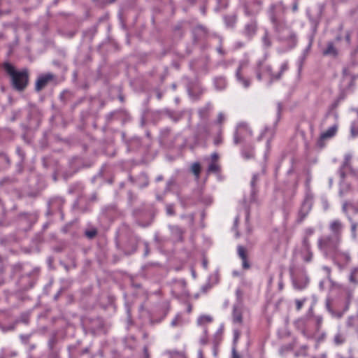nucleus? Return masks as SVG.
<instances>
[{"label": "nucleus", "mask_w": 358, "mask_h": 358, "mask_svg": "<svg viewBox=\"0 0 358 358\" xmlns=\"http://www.w3.org/2000/svg\"><path fill=\"white\" fill-rule=\"evenodd\" d=\"M3 69L10 77L13 86L16 90H24L29 83V73L27 69L17 71L10 63H4Z\"/></svg>", "instance_id": "obj_1"}, {"label": "nucleus", "mask_w": 358, "mask_h": 358, "mask_svg": "<svg viewBox=\"0 0 358 358\" xmlns=\"http://www.w3.org/2000/svg\"><path fill=\"white\" fill-rule=\"evenodd\" d=\"M341 238L337 235L323 236L317 241L318 248L325 255H331L338 251Z\"/></svg>", "instance_id": "obj_2"}, {"label": "nucleus", "mask_w": 358, "mask_h": 358, "mask_svg": "<svg viewBox=\"0 0 358 358\" xmlns=\"http://www.w3.org/2000/svg\"><path fill=\"white\" fill-rule=\"evenodd\" d=\"M252 135V131L248 124L245 122H241L237 124L234 133V143L238 145L245 142L248 137Z\"/></svg>", "instance_id": "obj_3"}, {"label": "nucleus", "mask_w": 358, "mask_h": 358, "mask_svg": "<svg viewBox=\"0 0 358 358\" xmlns=\"http://www.w3.org/2000/svg\"><path fill=\"white\" fill-rule=\"evenodd\" d=\"M58 82L57 77L52 73H45L38 75L36 80V90H41L43 88L53 87Z\"/></svg>", "instance_id": "obj_4"}, {"label": "nucleus", "mask_w": 358, "mask_h": 358, "mask_svg": "<svg viewBox=\"0 0 358 358\" xmlns=\"http://www.w3.org/2000/svg\"><path fill=\"white\" fill-rule=\"evenodd\" d=\"M310 282V278L306 273L296 276L292 280V285L294 289L301 291L306 289Z\"/></svg>", "instance_id": "obj_5"}, {"label": "nucleus", "mask_w": 358, "mask_h": 358, "mask_svg": "<svg viewBox=\"0 0 358 358\" xmlns=\"http://www.w3.org/2000/svg\"><path fill=\"white\" fill-rule=\"evenodd\" d=\"M300 253L303 260L305 262L309 263L313 260V253L311 251L310 242H307L306 240L302 241V245Z\"/></svg>", "instance_id": "obj_6"}, {"label": "nucleus", "mask_w": 358, "mask_h": 358, "mask_svg": "<svg viewBox=\"0 0 358 358\" xmlns=\"http://www.w3.org/2000/svg\"><path fill=\"white\" fill-rule=\"evenodd\" d=\"M352 158V156L351 154L347 153L345 155L344 161L343 162V164L338 170V174H339L341 180H343L345 177V170H346V169L351 170L352 169L351 164H350Z\"/></svg>", "instance_id": "obj_7"}, {"label": "nucleus", "mask_w": 358, "mask_h": 358, "mask_svg": "<svg viewBox=\"0 0 358 358\" xmlns=\"http://www.w3.org/2000/svg\"><path fill=\"white\" fill-rule=\"evenodd\" d=\"M237 252L238 257L242 260V266L245 269H248L250 267L249 262L247 260V251L245 248L242 245H238L237 247Z\"/></svg>", "instance_id": "obj_8"}, {"label": "nucleus", "mask_w": 358, "mask_h": 358, "mask_svg": "<svg viewBox=\"0 0 358 358\" xmlns=\"http://www.w3.org/2000/svg\"><path fill=\"white\" fill-rule=\"evenodd\" d=\"M338 126L334 124L330 127L327 131L322 132L320 135V141H324L334 136L337 132Z\"/></svg>", "instance_id": "obj_9"}, {"label": "nucleus", "mask_w": 358, "mask_h": 358, "mask_svg": "<svg viewBox=\"0 0 358 358\" xmlns=\"http://www.w3.org/2000/svg\"><path fill=\"white\" fill-rule=\"evenodd\" d=\"M342 227L343 226L341 222L338 220L331 222L329 226V228L333 233L332 235H337L340 238Z\"/></svg>", "instance_id": "obj_10"}, {"label": "nucleus", "mask_w": 358, "mask_h": 358, "mask_svg": "<svg viewBox=\"0 0 358 358\" xmlns=\"http://www.w3.org/2000/svg\"><path fill=\"white\" fill-rule=\"evenodd\" d=\"M242 157L246 159H251L254 157V149L250 145H245L241 150Z\"/></svg>", "instance_id": "obj_11"}, {"label": "nucleus", "mask_w": 358, "mask_h": 358, "mask_svg": "<svg viewBox=\"0 0 358 358\" xmlns=\"http://www.w3.org/2000/svg\"><path fill=\"white\" fill-rule=\"evenodd\" d=\"M346 341V336L345 334L340 329L338 330L337 333L334 335L333 341L336 345H343Z\"/></svg>", "instance_id": "obj_12"}, {"label": "nucleus", "mask_w": 358, "mask_h": 358, "mask_svg": "<svg viewBox=\"0 0 358 358\" xmlns=\"http://www.w3.org/2000/svg\"><path fill=\"white\" fill-rule=\"evenodd\" d=\"M311 209L310 204L308 201H305L301 208V210L299 212V215L301 217V220H303L306 215L308 214Z\"/></svg>", "instance_id": "obj_13"}, {"label": "nucleus", "mask_w": 358, "mask_h": 358, "mask_svg": "<svg viewBox=\"0 0 358 358\" xmlns=\"http://www.w3.org/2000/svg\"><path fill=\"white\" fill-rule=\"evenodd\" d=\"M257 25L255 23H250L245 26V34L248 37H252L256 32Z\"/></svg>", "instance_id": "obj_14"}, {"label": "nucleus", "mask_w": 358, "mask_h": 358, "mask_svg": "<svg viewBox=\"0 0 358 358\" xmlns=\"http://www.w3.org/2000/svg\"><path fill=\"white\" fill-rule=\"evenodd\" d=\"M233 320L236 323L242 322V314L241 310L236 306L233 308Z\"/></svg>", "instance_id": "obj_15"}, {"label": "nucleus", "mask_w": 358, "mask_h": 358, "mask_svg": "<svg viewBox=\"0 0 358 358\" xmlns=\"http://www.w3.org/2000/svg\"><path fill=\"white\" fill-rule=\"evenodd\" d=\"M337 52L332 43H329L327 48L323 51L324 55H336Z\"/></svg>", "instance_id": "obj_16"}, {"label": "nucleus", "mask_w": 358, "mask_h": 358, "mask_svg": "<svg viewBox=\"0 0 358 358\" xmlns=\"http://www.w3.org/2000/svg\"><path fill=\"white\" fill-rule=\"evenodd\" d=\"M184 323L182 315L178 313L176 315L174 319L171 321V325L173 327H178L182 325Z\"/></svg>", "instance_id": "obj_17"}, {"label": "nucleus", "mask_w": 358, "mask_h": 358, "mask_svg": "<svg viewBox=\"0 0 358 358\" xmlns=\"http://www.w3.org/2000/svg\"><path fill=\"white\" fill-rule=\"evenodd\" d=\"M241 65L239 66V67L238 68L237 71H236V77H237V79L242 82L243 83V87H248L249 85H250V83L248 80L246 79H244L243 78L241 77Z\"/></svg>", "instance_id": "obj_18"}, {"label": "nucleus", "mask_w": 358, "mask_h": 358, "mask_svg": "<svg viewBox=\"0 0 358 358\" xmlns=\"http://www.w3.org/2000/svg\"><path fill=\"white\" fill-rule=\"evenodd\" d=\"M315 229L312 227H308L305 230V234L302 241L306 240L307 242H310V237L314 234Z\"/></svg>", "instance_id": "obj_19"}, {"label": "nucleus", "mask_w": 358, "mask_h": 358, "mask_svg": "<svg viewBox=\"0 0 358 358\" xmlns=\"http://www.w3.org/2000/svg\"><path fill=\"white\" fill-rule=\"evenodd\" d=\"M192 173L196 176V177L198 178L199 176L200 171H201V166L200 164L197 162L194 163L192 165Z\"/></svg>", "instance_id": "obj_20"}, {"label": "nucleus", "mask_w": 358, "mask_h": 358, "mask_svg": "<svg viewBox=\"0 0 358 358\" xmlns=\"http://www.w3.org/2000/svg\"><path fill=\"white\" fill-rule=\"evenodd\" d=\"M358 273V268H354L350 273L349 280L352 283H357V275Z\"/></svg>", "instance_id": "obj_21"}, {"label": "nucleus", "mask_w": 358, "mask_h": 358, "mask_svg": "<svg viewBox=\"0 0 358 358\" xmlns=\"http://www.w3.org/2000/svg\"><path fill=\"white\" fill-rule=\"evenodd\" d=\"M350 135L352 138L358 136V127L355 122H352L350 126Z\"/></svg>", "instance_id": "obj_22"}, {"label": "nucleus", "mask_w": 358, "mask_h": 358, "mask_svg": "<svg viewBox=\"0 0 358 358\" xmlns=\"http://www.w3.org/2000/svg\"><path fill=\"white\" fill-rule=\"evenodd\" d=\"M212 321V317L209 315H202L199 317L198 319V323L199 324H203L205 323H208Z\"/></svg>", "instance_id": "obj_23"}, {"label": "nucleus", "mask_w": 358, "mask_h": 358, "mask_svg": "<svg viewBox=\"0 0 358 358\" xmlns=\"http://www.w3.org/2000/svg\"><path fill=\"white\" fill-rule=\"evenodd\" d=\"M220 171V166L213 162L212 163L210 164L209 166H208V171L209 172H213V173H217Z\"/></svg>", "instance_id": "obj_24"}, {"label": "nucleus", "mask_w": 358, "mask_h": 358, "mask_svg": "<svg viewBox=\"0 0 358 358\" xmlns=\"http://www.w3.org/2000/svg\"><path fill=\"white\" fill-rule=\"evenodd\" d=\"M306 298H304L303 299H296L295 301L296 308L297 310H300L301 309V308L303 306V303L306 302Z\"/></svg>", "instance_id": "obj_25"}, {"label": "nucleus", "mask_w": 358, "mask_h": 358, "mask_svg": "<svg viewBox=\"0 0 358 358\" xmlns=\"http://www.w3.org/2000/svg\"><path fill=\"white\" fill-rule=\"evenodd\" d=\"M262 41H263V43H264V45L266 47V48H268L271 46V41H270V38L268 36L267 34H265V35L264 36V37L262 38Z\"/></svg>", "instance_id": "obj_26"}, {"label": "nucleus", "mask_w": 358, "mask_h": 358, "mask_svg": "<svg viewBox=\"0 0 358 358\" xmlns=\"http://www.w3.org/2000/svg\"><path fill=\"white\" fill-rule=\"evenodd\" d=\"M170 228L173 233H176L180 237L181 236L182 231L180 227H178V226H172Z\"/></svg>", "instance_id": "obj_27"}, {"label": "nucleus", "mask_w": 358, "mask_h": 358, "mask_svg": "<svg viewBox=\"0 0 358 358\" xmlns=\"http://www.w3.org/2000/svg\"><path fill=\"white\" fill-rule=\"evenodd\" d=\"M316 324H317V329H319L322 324L323 322V317L320 315H317L315 317Z\"/></svg>", "instance_id": "obj_28"}, {"label": "nucleus", "mask_w": 358, "mask_h": 358, "mask_svg": "<svg viewBox=\"0 0 358 358\" xmlns=\"http://www.w3.org/2000/svg\"><path fill=\"white\" fill-rule=\"evenodd\" d=\"M222 143V137L221 133L217 134V136L214 139V144L215 145H219Z\"/></svg>", "instance_id": "obj_29"}, {"label": "nucleus", "mask_w": 358, "mask_h": 358, "mask_svg": "<svg viewBox=\"0 0 358 358\" xmlns=\"http://www.w3.org/2000/svg\"><path fill=\"white\" fill-rule=\"evenodd\" d=\"M327 309H328L329 312L331 313L333 316L336 317L338 318H341L343 316V314L341 313H335L331 310V308H330L329 304H327Z\"/></svg>", "instance_id": "obj_30"}, {"label": "nucleus", "mask_w": 358, "mask_h": 358, "mask_svg": "<svg viewBox=\"0 0 358 358\" xmlns=\"http://www.w3.org/2000/svg\"><path fill=\"white\" fill-rule=\"evenodd\" d=\"M85 234L86 236L90 238H94L96 234V230H90V231H87L85 232Z\"/></svg>", "instance_id": "obj_31"}, {"label": "nucleus", "mask_w": 358, "mask_h": 358, "mask_svg": "<svg viewBox=\"0 0 358 358\" xmlns=\"http://www.w3.org/2000/svg\"><path fill=\"white\" fill-rule=\"evenodd\" d=\"M207 112H208L207 108H203L199 109V113L200 117L201 118H204L206 117Z\"/></svg>", "instance_id": "obj_32"}, {"label": "nucleus", "mask_w": 358, "mask_h": 358, "mask_svg": "<svg viewBox=\"0 0 358 358\" xmlns=\"http://www.w3.org/2000/svg\"><path fill=\"white\" fill-rule=\"evenodd\" d=\"M225 120L224 115L222 113H220L217 116V123L222 124Z\"/></svg>", "instance_id": "obj_33"}, {"label": "nucleus", "mask_w": 358, "mask_h": 358, "mask_svg": "<svg viewBox=\"0 0 358 358\" xmlns=\"http://www.w3.org/2000/svg\"><path fill=\"white\" fill-rule=\"evenodd\" d=\"M144 246H145L144 256L146 257L148 255V254L150 252L149 245L147 242H145Z\"/></svg>", "instance_id": "obj_34"}, {"label": "nucleus", "mask_w": 358, "mask_h": 358, "mask_svg": "<svg viewBox=\"0 0 358 358\" xmlns=\"http://www.w3.org/2000/svg\"><path fill=\"white\" fill-rule=\"evenodd\" d=\"M281 110H282V106L280 103H278V107H277V115H278V119L280 118V113H281Z\"/></svg>", "instance_id": "obj_35"}, {"label": "nucleus", "mask_w": 358, "mask_h": 358, "mask_svg": "<svg viewBox=\"0 0 358 358\" xmlns=\"http://www.w3.org/2000/svg\"><path fill=\"white\" fill-rule=\"evenodd\" d=\"M257 180V176L256 175H254L252 178V180H251V186L252 187V188L255 187Z\"/></svg>", "instance_id": "obj_36"}, {"label": "nucleus", "mask_w": 358, "mask_h": 358, "mask_svg": "<svg viewBox=\"0 0 358 358\" xmlns=\"http://www.w3.org/2000/svg\"><path fill=\"white\" fill-rule=\"evenodd\" d=\"M143 358H150L147 348L143 349Z\"/></svg>", "instance_id": "obj_37"}, {"label": "nucleus", "mask_w": 358, "mask_h": 358, "mask_svg": "<svg viewBox=\"0 0 358 358\" xmlns=\"http://www.w3.org/2000/svg\"><path fill=\"white\" fill-rule=\"evenodd\" d=\"M166 211H167V214H169V215H173V213H174L173 208L171 206L167 207Z\"/></svg>", "instance_id": "obj_38"}, {"label": "nucleus", "mask_w": 358, "mask_h": 358, "mask_svg": "<svg viewBox=\"0 0 358 358\" xmlns=\"http://www.w3.org/2000/svg\"><path fill=\"white\" fill-rule=\"evenodd\" d=\"M287 69V63H284L281 65V67H280V72H282L285 70Z\"/></svg>", "instance_id": "obj_39"}, {"label": "nucleus", "mask_w": 358, "mask_h": 358, "mask_svg": "<svg viewBox=\"0 0 358 358\" xmlns=\"http://www.w3.org/2000/svg\"><path fill=\"white\" fill-rule=\"evenodd\" d=\"M232 358H240L239 355L236 352L234 348L232 351Z\"/></svg>", "instance_id": "obj_40"}, {"label": "nucleus", "mask_w": 358, "mask_h": 358, "mask_svg": "<svg viewBox=\"0 0 358 358\" xmlns=\"http://www.w3.org/2000/svg\"><path fill=\"white\" fill-rule=\"evenodd\" d=\"M210 288V286L208 285H206L201 287V291L203 292H206Z\"/></svg>", "instance_id": "obj_41"}, {"label": "nucleus", "mask_w": 358, "mask_h": 358, "mask_svg": "<svg viewBox=\"0 0 358 358\" xmlns=\"http://www.w3.org/2000/svg\"><path fill=\"white\" fill-rule=\"evenodd\" d=\"M267 71L271 73V75L276 78H278L280 77L279 75H275L274 73H273V72L271 71V67H268L267 68Z\"/></svg>", "instance_id": "obj_42"}, {"label": "nucleus", "mask_w": 358, "mask_h": 358, "mask_svg": "<svg viewBox=\"0 0 358 358\" xmlns=\"http://www.w3.org/2000/svg\"><path fill=\"white\" fill-rule=\"evenodd\" d=\"M202 264H203V266L205 269L207 268L208 267V262L206 259H203V262H202Z\"/></svg>", "instance_id": "obj_43"}, {"label": "nucleus", "mask_w": 358, "mask_h": 358, "mask_svg": "<svg viewBox=\"0 0 358 358\" xmlns=\"http://www.w3.org/2000/svg\"><path fill=\"white\" fill-rule=\"evenodd\" d=\"M347 206H348V203L347 202H345L343 204V211L344 213H346L347 212Z\"/></svg>", "instance_id": "obj_44"}, {"label": "nucleus", "mask_w": 358, "mask_h": 358, "mask_svg": "<svg viewBox=\"0 0 358 358\" xmlns=\"http://www.w3.org/2000/svg\"><path fill=\"white\" fill-rule=\"evenodd\" d=\"M212 159L213 160H217L218 159V155L217 153H213L212 154Z\"/></svg>", "instance_id": "obj_45"}, {"label": "nucleus", "mask_w": 358, "mask_h": 358, "mask_svg": "<svg viewBox=\"0 0 358 358\" xmlns=\"http://www.w3.org/2000/svg\"><path fill=\"white\" fill-rule=\"evenodd\" d=\"M239 333L238 331L234 332V341H236L238 338Z\"/></svg>", "instance_id": "obj_46"}, {"label": "nucleus", "mask_w": 358, "mask_h": 358, "mask_svg": "<svg viewBox=\"0 0 358 358\" xmlns=\"http://www.w3.org/2000/svg\"><path fill=\"white\" fill-rule=\"evenodd\" d=\"M278 286H279V289H282L283 288V283L282 281H280L279 283H278Z\"/></svg>", "instance_id": "obj_47"}, {"label": "nucleus", "mask_w": 358, "mask_h": 358, "mask_svg": "<svg viewBox=\"0 0 358 358\" xmlns=\"http://www.w3.org/2000/svg\"><path fill=\"white\" fill-rule=\"evenodd\" d=\"M192 306L190 304L188 305V307H187V312L188 313H191L192 311Z\"/></svg>", "instance_id": "obj_48"}, {"label": "nucleus", "mask_w": 358, "mask_h": 358, "mask_svg": "<svg viewBox=\"0 0 358 358\" xmlns=\"http://www.w3.org/2000/svg\"><path fill=\"white\" fill-rule=\"evenodd\" d=\"M356 227H357V225L355 224H352V231H355Z\"/></svg>", "instance_id": "obj_49"}, {"label": "nucleus", "mask_w": 358, "mask_h": 358, "mask_svg": "<svg viewBox=\"0 0 358 358\" xmlns=\"http://www.w3.org/2000/svg\"><path fill=\"white\" fill-rule=\"evenodd\" d=\"M201 343L202 344H206V338H202L201 339Z\"/></svg>", "instance_id": "obj_50"}, {"label": "nucleus", "mask_w": 358, "mask_h": 358, "mask_svg": "<svg viewBox=\"0 0 358 358\" xmlns=\"http://www.w3.org/2000/svg\"><path fill=\"white\" fill-rule=\"evenodd\" d=\"M273 282V277L271 276L270 278H269V280H268V284L271 285Z\"/></svg>", "instance_id": "obj_51"}, {"label": "nucleus", "mask_w": 358, "mask_h": 358, "mask_svg": "<svg viewBox=\"0 0 358 358\" xmlns=\"http://www.w3.org/2000/svg\"><path fill=\"white\" fill-rule=\"evenodd\" d=\"M161 96H162L161 93H158V94H157L158 99H160Z\"/></svg>", "instance_id": "obj_52"}, {"label": "nucleus", "mask_w": 358, "mask_h": 358, "mask_svg": "<svg viewBox=\"0 0 358 358\" xmlns=\"http://www.w3.org/2000/svg\"><path fill=\"white\" fill-rule=\"evenodd\" d=\"M324 268L325 269V271H329V269L327 267H324Z\"/></svg>", "instance_id": "obj_53"}, {"label": "nucleus", "mask_w": 358, "mask_h": 358, "mask_svg": "<svg viewBox=\"0 0 358 358\" xmlns=\"http://www.w3.org/2000/svg\"><path fill=\"white\" fill-rule=\"evenodd\" d=\"M120 99L121 100V101H123V97L120 96Z\"/></svg>", "instance_id": "obj_54"}, {"label": "nucleus", "mask_w": 358, "mask_h": 358, "mask_svg": "<svg viewBox=\"0 0 358 358\" xmlns=\"http://www.w3.org/2000/svg\"><path fill=\"white\" fill-rule=\"evenodd\" d=\"M162 180V177L161 176L157 178V180Z\"/></svg>", "instance_id": "obj_55"}, {"label": "nucleus", "mask_w": 358, "mask_h": 358, "mask_svg": "<svg viewBox=\"0 0 358 358\" xmlns=\"http://www.w3.org/2000/svg\"><path fill=\"white\" fill-rule=\"evenodd\" d=\"M329 182H330V184L332 183V179L331 178L329 180Z\"/></svg>", "instance_id": "obj_56"}]
</instances>
